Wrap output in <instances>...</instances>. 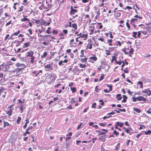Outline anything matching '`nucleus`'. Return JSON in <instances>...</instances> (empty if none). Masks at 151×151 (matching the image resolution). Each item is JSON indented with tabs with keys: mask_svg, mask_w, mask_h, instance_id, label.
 I'll return each mask as SVG.
<instances>
[{
	"mask_svg": "<svg viewBox=\"0 0 151 151\" xmlns=\"http://www.w3.org/2000/svg\"><path fill=\"white\" fill-rule=\"evenodd\" d=\"M15 65L16 67L20 68V69L22 70H24L26 67L25 64H24L20 63H17L15 64Z\"/></svg>",
	"mask_w": 151,
	"mask_h": 151,
	"instance_id": "1",
	"label": "nucleus"
},
{
	"mask_svg": "<svg viewBox=\"0 0 151 151\" xmlns=\"http://www.w3.org/2000/svg\"><path fill=\"white\" fill-rule=\"evenodd\" d=\"M1 67H2V70L4 72L8 71L9 68V65L7 64L6 65H3L2 64L1 65Z\"/></svg>",
	"mask_w": 151,
	"mask_h": 151,
	"instance_id": "2",
	"label": "nucleus"
},
{
	"mask_svg": "<svg viewBox=\"0 0 151 151\" xmlns=\"http://www.w3.org/2000/svg\"><path fill=\"white\" fill-rule=\"evenodd\" d=\"M41 6L39 7V9L40 10H43L44 9H46L47 8L46 6H45L44 4L42 2H39L38 3V5Z\"/></svg>",
	"mask_w": 151,
	"mask_h": 151,
	"instance_id": "3",
	"label": "nucleus"
},
{
	"mask_svg": "<svg viewBox=\"0 0 151 151\" xmlns=\"http://www.w3.org/2000/svg\"><path fill=\"white\" fill-rule=\"evenodd\" d=\"M50 23V22H47L43 19H42L41 20L40 24L41 25L45 26L49 25Z\"/></svg>",
	"mask_w": 151,
	"mask_h": 151,
	"instance_id": "4",
	"label": "nucleus"
},
{
	"mask_svg": "<svg viewBox=\"0 0 151 151\" xmlns=\"http://www.w3.org/2000/svg\"><path fill=\"white\" fill-rule=\"evenodd\" d=\"M102 130L103 131L101 132L99 130H96V132H99V135L105 134L108 132L107 130L105 129H102Z\"/></svg>",
	"mask_w": 151,
	"mask_h": 151,
	"instance_id": "5",
	"label": "nucleus"
},
{
	"mask_svg": "<svg viewBox=\"0 0 151 151\" xmlns=\"http://www.w3.org/2000/svg\"><path fill=\"white\" fill-rule=\"evenodd\" d=\"M137 100L139 101H146V98L142 96H139V97L136 98Z\"/></svg>",
	"mask_w": 151,
	"mask_h": 151,
	"instance_id": "6",
	"label": "nucleus"
},
{
	"mask_svg": "<svg viewBox=\"0 0 151 151\" xmlns=\"http://www.w3.org/2000/svg\"><path fill=\"white\" fill-rule=\"evenodd\" d=\"M27 57H32L33 56L34 52L31 50H30L29 51L27 52Z\"/></svg>",
	"mask_w": 151,
	"mask_h": 151,
	"instance_id": "7",
	"label": "nucleus"
},
{
	"mask_svg": "<svg viewBox=\"0 0 151 151\" xmlns=\"http://www.w3.org/2000/svg\"><path fill=\"white\" fill-rule=\"evenodd\" d=\"M22 70L20 68H17L15 69L14 71H13V72L17 74L20 72H22Z\"/></svg>",
	"mask_w": 151,
	"mask_h": 151,
	"instance_id": "8",
	"label": "nucleus"
},
{
	"mask_svg": "<svg viewBox=\"0 0 151 151\" xmlns=\"http://www.w3.org/2000/svg\"><path fill=\"white\" fill-rule=\"evenodd\" d=\"M42 73V70H40L39 72H37V71H34L32 72V73L33 74H35V76H37L38 75L40 74V75H41Z\"/></svg>",
	"mask_w": 151,
	"mask_h": 151,
	"instance_id": "9",
	"label": "nucleus"
},
{
	"mask_svg": "<svg viewBox=\"0 0 151 151\" xmlns=\"http://www.w3.org/2000/svg\"><path fill=\"white\" fill-rule=\"evenodd\" d=\"M29 120L28 118H26L25 120L26 122L25 123L24 125L23 126V128L24 129L27 126V124L29 123Z\"/></svg>",
	"mask_w": 151,
	"mask_h": 151,
	"instance_id": "10",
	"label": "nucleus"
},
{
	"mask_svg": "<svg viewBox=\"0 0 151 151\" xmlns=\"http://www.w3.org/2000/svg\"><path fill=\"white\" fill-rule=\"evenodd\" d=\"M106 135L100 136L99 139V140H101L102 142H104L105 141Z\"/></svg>",
	"mask_w": 151,
	"mask_h": 151,
	"instance_id": "11",
	"label": "nucleus"
},
{
	"mask_svg": "<svg viewBox=\"0 0 151 151\" xmlns=\"http://www.w3.org/2000/svg\"><path fill=\"white\" fill-rule=\"evenodd\" d=\"M6 112L7 114L9 116H10L12 115V109H10L8 111H6Z\"/></svg>",
	"mask_w": 151,
	"mask_h": 151,
	"instance_id": "12",
	"label": "nucleus"
},
{
	"mask_svg": "<svg viewBox=\"0 0 151 151\" xmlns=\"http://www.w3.org/2000/svg\"><path fill=\"white\" fill-rule=\"evenodd\" d=\"M45 68L47 69V70L49 71L51 69V65L50 64H47L45 66Z\"/></svg>",
	"mask_w": 151,
	"mask_h": 151,
	"instance_id": "13",
	"label": "nucleus"
},
{
	"mask_svg": "<svg viewBox=\"0 0 151 151\" xmlns=\"http://www.w3.org/2000/svg\"><path fill=\"white\" fill-rule=\"evenodd\" d=\"M30 45V42H28L26 43H24L23 46V48H26L28 47Z\"/></svg>",
	"mask_w": 151,
	"mask_h": 151,
	"instance_id": "14",
	"label": "nucleus"
},
{
	"mask_svg": "<svg viewBox=\"0 0 151 151\" xmlns=\"http://www.w3.org/2000/svg\"><path fill=\"white\" fill-rule=\"evenodd\" d=\"M116 98L118 101L121 100L122 98V97L121 96V94H117L116 96Z\"/></svg>",
	"mask_w": 151,
	"mask_h": 151,
	"instance_id": "15",
	"label": "nucleus"
},
{
	"mask_svg": "<svg viewBox=\"0 0 151 151\" xmlns=\"http://www.w3.org/2000/svg\"><path fill=\"white\" fill-rule=\"evenodd\" d=\"M87 58H81L80 59L81 61L83 63H86L87 62Z\"/></svg>",
	"mask_w": 151,
	"mask_h": 151,
	"instance_id": "16",
	"label": "nucleus"
},
{
	"mask_svg": "<svg viewBox=\"0 0 151 151\" xmlns=\"http://www.w3.org/2000/svg\"><path fill=\"white\" fill-rule=\"evenodd\" d=\"M77 10L76 9H72V10L70 11V14H74V13H77Z\"/></svg>",
	"mask_w": 151,
	"mask_h": 151,
	"instance_id": "17",
	"label": "nucleus"
},
{
	"mask_svg": "<svg viewBox=\"0 0 151 151\" xmlns=\"http://www.w3.org/2000/svg\"><path fill=\"white\" fill-rule=\"evenodd\" d=\"M24 105L22 104H21L19 106V108L20 110L21 111V113H22L23 111Z\"/></svg>",
	"mask_w": 151,
	"mask_h": 151,
	"instance_id": "18",
	"label": "nucleus"
},
{
	"mask_svg": "<svg viewBox=\"0 0 151 151\" xmlns=\"http://www.w3.org/2000/svg\"><path fill=\"white\" fill-rule=\"evenodd\" d=\"M137 19L135 18H132L131 21L130 23L131 24H132L134 22H136L137 21Z\"/></svg>",
	"mask_w": 151,
	"mask_h": 151,
	"instance_id": "19",
	"label": "nucleus"
},
{
	"mask_svg": "<svg viewBox=\"0 0 151 151\" xmlns=\"http://www.w3.org/2000/svg\"><path fill=\"white\" fill-rule=\"evenodd\" d=\"M72 27L73 28H74L75 30L77 29V24H73L72 25Z\"/></svg>",
	"mask_w": 151,
	"mask_h": 151,
	"instance_id": "20",
	"label": "nucleus"
},
{
	"mask_svg": "<svg viewBox=\"0 0 151 151\" xmlns=\"http://www.w3.org/2000/svg\"><path fill=\"white\" fill-rule=\"evenodd\" d=\"M137 84L138 85H139V87L140 88H143L142 83V82L140 81L138 82Z\"/></svg>",
	"mask_w": 151,
	"mask_h": 151,
	"instance_id": "21",
	"label": "nucleus"
},
{
	"mask_svg": "<svg viewBox=\"0 0 151 151\" xmlns=\"http://www.w3.org/2000/svg\"><path fill=\"white\" fill-rule=\"evenodd\" d=\"M47 52H44L43 55H41V58H45L47 56Z\"/></svg>",
	"mask_w": 151,
	"mask_h": 151,
	"instance_id": "22",
	"label": "nucleus"
},
{
	"mask_svg": "<svg viewBox=\"0 0 151 151\" xmlns=\"http://www.w3.org/2000/svg\"><path fill=\"white\" fill-rule=\"evenodd\" d=\"M146 93L147 94L148 96H150L151 95V91L148 89H146Z\"/></svg>",
	"mask_w": 151,
	"mask_h": 151,
	"instance_id": "23",
	"label": "nucleus"
},
{
	"mask_svg": "<svg viewBox=\"0 0 151 151\" xmlns=\"http://www.w3.org/2000/svg\"><path fill=\"white\" fill-rule=\"evenodd\" d=\"M123 98L124 99L122 101V102H125L126 101V100L127 99V97L126 96L123 95Z\"/></svg>",
	"mask_w": 151,
	"mask_h": 151,
	"instance_id": "24",
	"label": "nucleus"
},
{
	"mask_svg": "<svg viewBox=\"0 0 151 151\" xmlns=\"http://www.w3.org/2000/svg\"><path fill=\"white\" fill-rule=\"evenodd\" d=\"M35 58V57L34 56H32V57H31L30 62L31 63H34V59Z\"/></svg>",
	"mask_w": 151,
	"mask_h": 151,
	"instance_id": "25",
	"label": "nucleus"
},
{
	"mask_svg": "<svg viewBox=\"0 0 151 151\" xmlns=\"http://www.w3.org/2000/svg\"><path fill=\"white\" fill-rule=\"evenodd\" d=\"M90 59L91 60H94V61H96L97 60V58L96 57H91L90 58Z\"/></svg>",
	"mask_w": 151,
	"mask_h": 151,
	"instance_id": "26",
	"label": "nucleus"
},
{
	"mask_svg": "<svg viewBox=\"0 0 151 151\" xmlns=\"http://www.w3.org/2000/svg\"><path fill=\"white\" fill-rule=\"evenodd\" d=\"M21 119V118L20 117H18V119L17 120V124H19L20 123Z\"/></svg>",
	"mask_w": 151,
	"mask_h": 151,
	"instance_id": "27",
	"label": "nucleus"
},
{
	"mask_svg": "<svg viewBox=\"0 0 151 151\" xmlns=\"http://www.w3.org/2000/svg\"><path fill=\"white\" fill-rule=\"evenodd\" d=\"M134 110L137 113H139L140 112V110L137 108H134Z\"/></svg>",
	"mask_w": 151,
	"mask_h": 151,
	"instance_id": "28",
	"label": "nucleus"
},
{
	"mask_svg": "<svg viewBox=\"0 0 151 151\" xmlns=\"http://www.w3.org/2000/svg\"><path fill=\"white\" fill-rule=\"evenodd\" d=\"M4 127H5L6 126H8L9 125V124L8 123L6 122H4Z\"/></svg>",
	"mask_w": 151,
	"mask_h": 151,
	"instance_id": "29",
	"label": "nucleus"
},
{
	"mask_svg": "<svg viewBox=\"0 0 151 151\" xmlns=\"http://www.w3.org/2000/svg\"><path fill=\"white\" fill-rule=\"evenodd\" d=\"M20 31L19 30H18L17 32L14 33L12 35H11V37L13 35L17 36L18 34H19L20 33Z\"/></svg>",
	"mask_w": 151,
	"mask_h": 151,
	"instance_id": "30",
	"label": "nucleus"
},
{
	"mask_svg": "<svg viewBox=\"0 0 151 151\" xmlns=\"http://www.w3.org/2000/svg\"><path fill=\"white\" fill-rule=\"evenodd\" d=\"M116 124L118 126H119L120 127H122L123 126V123H120L119 122H116Z\"/></svg>",
	"mask_w": 151,
	"mask_h": 151,
	"instance_id": "31",
	"label": "nucleus"
},
{
	"mask_svg": "<svg viewBox=\"0 0 151 151\" xmlns=\"http://www.w3.org/2000/svg\"><path fill=\"white\" fill-rule=\"evenodd\" d=\"M151 133V131L150 130H148L147 131H145L144 133L146 135L149 134Z\"/></svg>",
	"mask_w": 151,
	"mask_h": 151,
	"instance_id": "32",
	"label": "nucleus"
},
{
	"mask_svg": "<svg viewBox=\"0 0 151 151\" xmlns=\"http://www.w3.org/2000/svg\"><path fill=\"white\" fill-rule=\"evenodd\" d=\"M27 0H24L23 1V4L25 6H26L28 4V3L27 2Z\"/></svg>",
	"mask_w": 151,
	"mask_h": 151,
	"instance_id": "33",
	"label": "nucleus"
},
{
	"mask_svg": "<svg viewBox=\"0 0 151 151\" xmlns=\"http://www.w3.org/2000/svg\"><path fill=\"white\" fill-rule=\"evenodd\" d=\"M70 89L73 92H75L76 91V89L75 87H71Z\"/></svg>",
	"mask_w": 151,
	"mask_h": 151,
	"instance_id": "34",
	"label": "nucleus"
},
{
	"mask_svg": "<svg viewBox=\"0 0 151 151\" xmlns=\"http://www.w3.org/2000/svg\"><path fill=\"white\" fill-rule=\"evenodd\" d=\"M91 32L89 33V35H91L93 34V32L94 30V27H92L91 28Z\"/></svg>",
	"mask_w": 151,
	"mask_h": 151,
	"instance_id": "35",
	"label": "nucleus"
},
{
	"mask_svg": "<svg viewBox=\"0 0 151 151\" xmlns=\"http://www.w3.org/2000/svg\"><path fill=\"white\" fill-rule=\"evenodd\" d=\"M104 75L103 74H102L101 76L99 78L100 81L102 80L104 78Z\"/></svg>",
	"mask_w": 151,
	"mask_h": 151,
	"instance_id": "36",
	"label": "nucleus"
},
{
	"mask_svg": "<svg viewBox=\"0 0 151 151\" xmlns=\"http://www.w3.org/2000/svg\"><path fill=\"white\" fill-rule=\"evenodd\" d=\"M112 60L111 61V62H113L114 60H115V61H116V58L115 56H112Z\"/></svg>",
	"mask_w": 151,
	"mask_h": 151,
	"instance_id": "37",
	"label": "nucleus"
},
{
	"mask_svg": "<svg viewBox=\"0 0 151 151\" xmlns=\"http://www.w3.org/2000/svg\"><path fill=\"white\" fill-rule=\"evenodd\" d=\"M56 77L55 76V75L54 76H53V77H52V79H51V81H55V79H56Z\"/></svg>",
	"mask_w": 151,
	"mask_h": 151,
	"instance_id": "38",
	"label": "nucleus"
},
{
	"mask_svg": "<svg viewBox=\"0 0 151 151\" xmlns=\"http://www.w3.org/2000/svg\"><path fill=\"white\" fill-rule=\"evenodd\" d=\"M21 21L22 22H24V21H29V19L28 18H24L23 19H21Z\"/></svg>",
	"mask_w": 151,
	"mask_h": 151,
	"instance_id": "39",
	"label": "nucleus"
},
{
	"mask_svg": "<svg viewBox=\"0 0 151 151\" xmlns=\"http://www.w3.org/2000/svg\"><path fill=\"white\" fill-rule=\"evenodd\" d=\"M79 66L81 68H85L86 67V64H81L79 65Z\"/></svg>",
	"mask_w": 151,
	"mask_h": 151,
	"instance_id": "40",
	"label": "nucleus"
},
{
	"mask_svg": "<svg viewBox=\"0 0 151 151\" xmlns=\"http://www.w3.org/2000/svg\"><path fill=\"white\" fill-rule=\"evenodd\" d=\"M133 35L132 36L135 38H137V36L136 35H137V32H133Z\"/></svg>",
	"mask_w": 151,
	"mask_h": 151,
	"instance_id": "41",
	"label": "nucleus"
},
{
	"mask_svg": "<svg viewBox=\"0 0 151 151\" xmlns=\"http://www.w3.org/2000/svg\"><path fill=\"white\" fill-rule=\"evenodd\" d=\"M96 103H94L91 106V107L92 108H95L96 107Z\"/></svg>",
	"mask_w": 151,
	"mask_h": 151,
	"instance_id": "42",
	"label": "nucleus"
},
{
	"mask_svg": "<svg viewBox=\"0 0 151 151\" xmlns=\"http://www.w3.org/2000/svg\"><path fill=\"white\" fill-rule=\"evenodd\" d=\"M30 133V132H29L26 130V132L23 134V135L24 136H26L27 134H29Z\"/></svg>",
	"mask_w": 151,
	"mask_h": 151,
	"instance_id": "43",
	"label": "nucleus"
},
{
	"mask_svg": "<svg viewBox=\"0 0 151 151\" xmlns=\"http://www.w3.org/2000/svg\"><path fill=\"white\" fill-rule=\"evenodd\" d=\"M34 21H35V23L37 24H39L40 23L41 20L34 19Z\"/></svg>",
	"mask_w": 151,
	"mask_h": 151,
	"instance_id": "44",
	"label": "nucleus"
},
{
	"mask_svg": "<svg viewBox=\"0 0 151 151\" xmlns=\"http://www.w3.org/2000/svg\"><path fill=\"white\" fill-rule=\"evenodd\" d=\"M134 51V50L133 48H131V49L129 51V54H133V53Z\"/></svg>",
	"mask_w": 151,
	"mask_h": 151,
	"instance_id": "45",
	"label": "nucleus"
},
{
	"mask_svg": "<svg viewBox=\"0 0 151 151\" xmlns=\"http://www.w3.org/2000/svg\"><path fill=\"white\" fill-rule=\"evenodd\" d=\"M105 52H106V54L107 55H111V53H109V52L108 50H106Z\"/></svg>",
	"mask_w": 151,
	"mask_h": 151,
	"instance_id": "46",
	"label": "nucleus"
},
{
	"mask_svg": "<svg viewBox=\"0 0 151 151\" xmlns=\"http://www.w3.org/2000/svg\"><path fill=\"white\" fill-rule=\"evenodd\" d=\"M146 113L147 114H151V107L147 111Z\"/></svg>",
	"mask_w": 151,
	"mask_h": 151,
	"instance_id": "47",
	"label": "nucleus"
},
{
	"mask_svg": "<svg viewBox=\"0 0 151 151\" xmlns=\"http://www.w3.org/2000/svg\"><path fill=\"white\" fill-rule=\"evenodd\" d=\"M126 50L127 49L126 48L124 49L123 50V52L125 54L127 55L128 54V52H126Z\"/></svg>",
	"mask_w": 151,
	"mask_h": 151,
	"instance_id": "48",
	"label": "nucleus"
},
{
	"mask_svg": "<svg viewBox=\"0 0 151 151\" xmlns=\"http://www.w3.org/2000/svg\"><path fill=\"white\" fill-rule=\"evenodd\" d=\"M87 37V36L85 34H83L82 35L80 36V37H81L82 38L84 37L86 38Z\"/></svg>",
	"mask_w": 151,
	"mask_h": 151,
	"instance_id": "49",
	"label": "nucleus"
},
{
	"mask_svg": "<svg viewBox=\"0 0 151 151\" xmlns=\"http://www.w3.org/2000/svg\"><path fill=\"white\" fill-rule=\"evenodd\" d=\"M55 74H51L50 75H49V78L51 79L52 78V77H53L54 76Z\"/></svg>",
	"mask_w": 151,
	"mask_h": 151,
	"instance_id": "50",
	"label": "nucleus"
},
{
	"mask_svg": "<svg viewBox=\"0 0 151 151\" xmlns=\"http://www.w3.org/2000/svg\"><path fill=\"white\" fill-rule=\"evenodd\" d=\"M118 109V110H119L120 111H123V112H125L126 111V110H125V109Z\"/></svg>",
	"mask_w": 151,
	"mask_h": 151,
	"instance_id": "51",
	"label": "nucleus"
},
{
	"mask_svg": "<svg viewBox=\"0 0 151 151\" xmlns=\"http://www.w3.org/2000/svg\"><path fill=\"white\" fill-rule=\"evenodd\" d=\"M68 32V30L67 29H64L63 30V33L65 34L67 33Z\"/></svg>",
	"mask_w": 151,
	"mask_h": 151,
	"instance_id": "52",
	"label": "nucleus"
},
{
	"mask_svg": "<svg viewBox=\"0 0 151 151\" xmlns=\"http://www.w3.org/2000/svg\"><path fill=\"white\" fill-rule=\"evenodd\" d=\"M12 24V22H11V21H9V22L7 23L6 24V26H8L9 24Z\"/></svg>",
	"mask_w": 151,
	"mask_h": 151,
	"instance_id": "53",
	"label": "nucleus"
},
{
	"mask_svg": "<svg viewBox=\"0 0 151 151\" xmlns=\"http://www.w3.org/2000/svg\"><path fill=\"white\" fill-rule=\"evenodd\" d=\"M42 44L43 45H45L46 46L48 45V44L45 42H42Z\"/></svg>",
	"mask_w": 151,
	"mask_h": 151,
	"instance_id": "54",
	"label": "nucleus"
},
{
	"mask_svg": "<svg viewBox=\"0 0 151 151\" xmlns=\"http://www.w3.org/2000/svg\"><path fill=\"white\" fill-rule=\"evenodd\" d=\"M132 99H133V101L134 102H135L136 101L137 99H136V98L135 96H133L132 97Z\"/></svg>",
	"mask_w": 151,
	"mask_h": 151,
	"instance_id": "55",
	"label": "nucleus"
},
{
	"mask_svg": "<svg viewBox=\"0 0 151 151\" xmlns=\"http://www.w3.org/2000/svg\"><path fill=\"white\" fill-rule=\"evenodd\" d=\"M52 32L53 34H56L58 33V31L56 30H53Z\"/></svg>",
	"mask_w": 151,
	"mask_h": 151,
	"instance_id": "56",
	"label": "nucleus"
},
{
	"mask_svg": "<svg viewBox=\"0 0 151 151\" xmlns=\"http://www.w3.org/2000/svg\"><path fill=\"white\" fill-rule=\"evenodd\" d=\"M126 25L127 26V27L129 29L130 28V26L129 24L128 23V22H127L126 23Z\"/></svg>",
	"mask_w": 151,
	"mask_h": 151,
	"instance_id": "57",
	"label": "nucleus"
},
{
	"mask_svg": "<svg viewBox=\"0 0 151 151\" xmlns=\"http://www.w3.org/2000/svg\"><path fill=\"white\" fill-rule=\"evenodd\" d=\"M116 44L117 45H119V46H121V43H120V41H117L116 43Z\"/></svg>",
	"mask_w": 151,
	"mask_h": 151,
	"instance_id": "58",
	"label": "nucleus"
},
{
	"mask_svg": "<svg viewBox=\"0 0 151 151\" xmlns=\"http://www.w3.org/2000/svg\"><path fill=\"white\" fill-rule=\"evenodd\" d=\"M113 133L115 134L116 135H117L118 134H119V133L117 132L116 131L114 130Z\"/></svg>",
	"mask_w": 151,
	"mask_h": 151,
	"instance_id": "59",
	"label": "nucleus"
},
{
	"mask_svg": "<svg viewBox=\"0 0 151 151\" xmlns=\"http://www.w3.org/2000/svg\"><path fill=\"white\" fill-rule=\"evenodd\" d=\"M97 139V137H95L94 138H93V139H92V140H93V141H92L93 143H95V141Z\"/></svg>",
	"mask_w": 151,
	"mask_h": 151,
	"instance_id": "60",
	"label": "nucleus"
},
{
	"mask_svg": "<svg viewBox=\"0 0 151 151\" xmlns=\"http://www.w3.org/2000/svg\"><path fill=\"white\" fill-rule=\"evenodd\" d=\"M115 113V112H114L113 111H112L110 113H109L107 114V115H111V114H114Z\"/></svg>",
	"mask_w": 151,
	"mask_h": 151,
	"instance_id": "61",
	"label": "nucleus"
},
{
	"mask_svg": "<svg viewBox=\"0 0 151 151\" xmlns=\"http://www.w3.org/2000/svg\"><path fill=\"white\" fill-rule=\"evenodd\" d=\"M98 40H101L102 42L104 41V39L102 38H98Z\"/></svg>",
	"mask_w": 151,
	"mask_h": 151,
	"instance_id": "62",
	"label": "nucleus"
},
{
	"mask_svg": "<svg viewBox=\"0 0 151 151\" xmlns=\"http://www.w3.org/2000/svg\"><path fill=\"white\" fill-rule=\"evenodd\" d=\"M32 128L33 127L32 126L29 127L27 129H26V130L28 131L29 129H32Z\"/></svg>",
	"mask_w": 151,
	"mask_h": 151,
	"instance_id": "63",
	"label": "nucleus"
},
{
	"mask_svg": "<svg viewBox=\"0 0 151 151\" xmlns=\"http://www.w3.org/2000/svg\"><path fill=\"white\" fill-rule=\"evenodd\" d=\"M63 62V61L61 60L59 62L58 64L60 65H61L62 64Z\"/></svg>",
	"mask_w": 151,
	"mask_h": 151,
	"instance_id": "64",
	"label": "nucleus"
}]
</instances>
